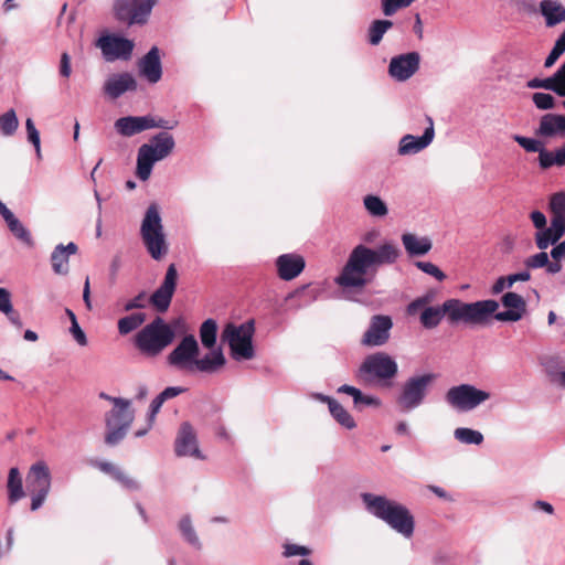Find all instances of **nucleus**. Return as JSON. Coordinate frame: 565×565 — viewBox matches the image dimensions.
<instances>
[{"instance_id":"nucleus-1","label":"nucleus","mask_w":565,"mask_h":565,"mask_svg":"<svg viewBox=\"0 0 565 565\" xmlns=\"http://www.w3.org/2000/svg\"><path fill=\"white\" fill-rule=\"evenodd\" d=\"M434 292H426L406 307L408 316H417L423 328L431 330L437 328L445 316L449 323L463 322L471 326L486 324L489 317L499 308V302L492 299L476 302H463L459 299H448L441 306H430Z\"/></svg>"},{"instance_id":"nucleus-2","label":"nucleus","mask_w":565,"mask_h":565,"mask_svg":"<svg viewBox=\"0 0 565 565\" xmlns=\"http://www.w3.org/2000/svg\"><path fill=\"white\" fill-rule=\"evenodd\" d=\"M399 256L401 250L394 243H384L376 249L362 244L355 246L349 255L341 274L334 280L337 285L343 288L342 298L351 299L348 288L362 289L367 284L365 275L369 270L376 269L382 265L393 264Z\"/></svg>"},{"instance_id":"nucleus-3","label":"nucleus","mask_w":565,"mask_h":565,"mask_svg":"<svg viewBox=\"0 0 565 565\" xmlns=\"http://www.w3.org/2000/svg\"><path fill=\"white\" fill-rule=\"evenodd\" d=\"M200 347L193 334L182 338L178 345L168 354L167 362L173 369L185 373H214L223 367L226 359L221 348L199 358Z\"/></svg>"},{"instance_id":"nucleus-4","label":"nucleus","mask_w":565,"mask_h":565,"mask_svg":"<svg viewBox=\"0 0 565 565\" xmlns=\"http://www.w3.org/2000/svg\"><path fill=\"white\" fill-rule=\"evenodd\" d=\"M361 499L370 514L385 522L392 530L405 539L413 536L415 519L406 505L385 495L369 492L362 493Z\"/></svg>"},{"instance_id":"nucleus-5","label":"nucleus","mask_w":565,"mask_h":565,"mask_svg":"<svg viewBox=\"0 0 565 565\" xmlns=\"http://www.w3.org/2000/svg\"><path fill=\"white\" fill-rule=\"evenodd\" d=\"M140 237L142 244L154 260H161L169 252V243L162 223L160 207L151 203L143 215L140 224Z\"/></svg>"},{"instance_id":"nucleus-6","label":"nucleus","mask_w":565,"mask_h":565,"mask_svg":"<svg viewBox=\"0 0 565 565\" xmlns=\"http://www.w3.org/2000/svg\"><path fill=\"white\" fill-rule=\"evenodd\" d=\"M175 147L174 138L167 131H161L150 139L148 143L139 147L137 153L136 175L147 181L156 162L168 158Z\"/></svg>"},{"instance_id":"nucleus-7","label":"nucleus","mask_w":565,"mask_h":565,"mask_svg":"<svg viewBox=\"0 0 565 565\" xmlns=\"http://www.w3.org/2000/svg\"><path fill=\"white\" fill-rule=\"evenodd\" d=\"M174 339V331L161 317H156L137 332L134 344L147 358L159 355Z\"/></svg>"},{"instance_id":"nucleus-8","label":"nucleus","mask_w":565,"mask_h":565,"mask_svg":"<svg viewBox=\"0 0 565 565\" xmlns=\"http://www.w3.org/2000/svg\"><path fill=\"white\" fill-rule=\"evenodd\" d=\"M397 373V362L385 352H376L364 359L356 371V377L366 385L391 386Z\"/></svg>"},{"instance_id":"nucleus-9","label":"nucleus","mask_w":565,"mask_h":565,"mask_svg":"<svg viewBox=\"0 0 565 565\" xmlns=\"http://www.w3.org/2000/svg\"><path fill=\"white\" fill-rule=\"evenodd\" d=\"M254 333L255 322L252 319L242 324L230 322L224 327L221 339L228 344L235 361L252 360L255 356Z\"/></svg>"},{"instance_id":"nucleus-10","label":"nucleus","mask_w":565,"mask_h":565,"mask_svg":"<svg viewBox=\"0 0 565 565\" xmlns=\"http://www.w3.org/2000/svg\"><path fill=\"white\" fill-rule=\"evenodd\" d=\"M114 408L106 415L107 434L105 443L109 446L117 445L126 436L134 422V411L130 409V401L111 398Z\"/></svg>"},{"instance_id":"nucleus-11","label":"nucleus","mask_w":565,"mask_h":565,"mask_svg":"<svg viewBox=\"0 0 565 565\" xmlns=\"http://www.w3.org/2000/svg\"><path fill=\"white\" fill-rule=\"evenodd\" d=\"M548 207L553 215L551 225L547 230L535 234V243L541 250L558 242L565 234V192L554 193L550 199Z\"/></svg>"},{"instance_id":"nucleus-12","label":"nucleus","mask_w":565,"mask_h":565,"mask_svg":"<svg viewBox=\"0 0 565 565\" xmlns=\"http://www.w3.org/2000/svg\"><path fill=\"white\" fill-rule=\"evenodd\" d=\"M52 477L49 466L40 460L33 463L26 475V488L31 494V510H39L51 490Z\"/></svg>"},{"instance_id":"nucleus-13","label":"nucleus","mask_w":565,"mask_h":565,"mask_svg":"<svg viewBox=\"0 0 565 565\" xmlns=\"http://www.w3.org/2000/svg\"><path fill=\"white\" fill-rule=\"evenodd\" d=\"M490 398V393L471 384L450 387L445 396L446 402L458 412H470Z\"/></svg>"},{"instance_id":"nucleus-14","label":"nucleus","mask_w":565,"mask_h":565,"mask_svg":"<svg viewBox=\"0 0 565 565\" xmlns=\"http://www.w3.org/2000/svg\"><path fill=\"white\" fill-rule=\"evenodd\" d=\"M435 379L436 375L434 373H426L409 377L402 386L397 403L405 411L417 408L424 402L428 387Z\"/></svg>"},{"instance_id":"nucleus-15","label":"nucleus","mask_w":565,"mask_h":565,"mask_svg":"<svg viewBox=\"0 0 565 565\" xmlns=\"http://www.w3.org/2000/svg\"><path fill=\"white\" fill-rule=\"evenodd\" d=\"M158 0H116L114 11L116 18L128 24L147 22Z\"/></svg>"},{"instance_id":"nucleus-16","label":"nucleus","mask_w":565,"mask_h":565,"mask_svg":"<svg viewBox=\"0 0 565 565\" xmlns=\"http://www.w3.org/2000/svg\"><path fill=\"white\" fill-rule=\"evenodd\" d=\"M107 62L116 60H129L134 50V42L122 36L106 34L96 41Z\"/></svg>"},{"instance_id":"nucleus-17","label":"nucleus","mask_w":565,"mask_h":565,"mask_svg":"<svg viewBox=\"0 0 565 565\" xmlns=\"http://www.w3.org/2000/svg\"><path fill=\"white\" fill-rule=\"evenodd\" d=\"M393 328V320L386 315H375L362 335L361 343L365 347H382L387 343Z\"/></svg>"},{"instance_id":"nucleus-18","label":"nucleus","mask_w":565,"mask_h":565,"mask_svg":"<svg viewBox=\"0 0 565 565\" xmlns=\"http://www.w3.org/2000/svg\"><path fill=\"white\" fill-rule=\"evenodd\" d=\"M178 269L175 264H170L167 268L161 285L150 297V303L160 312H166L171 303L178 281Z\"/></svg>"},{"instance_id":"nucleus-19","label":"nucleus","mask_w":565,"mask_h":565,"mask_svg":"<svg viewBox=\"0 0 565 565\" xmlns=\"http://www.w3.org/2000/svg\"><path fill=\"white\" fill-rule=\"evenodd\" d=\"M419 64L420 55L418 52L399 54L391 58L388 74L397 82H405L419 70Z\"/></svg>"},{"instance_id":"nucleus-20","label":"nucleus","mask_w":565,"mask_h":565,"mask_svg":"<svg viewBox=\"0 0 565 565\" xmlns=\"http://www.w3.org/2000/svg\"><path fill=\"white\" fill-rule=\"evenodd\" d=\"M428 126L424 130V134L419 137L414 135H405L401 138L398 143L397 152L399 156L416 154L422 150L426 149L434 140L435 128L433 118L426 116Z\"/></svg>"},{"instance_id":"nucleus-21","label":"nucleus","mask_w":565,"mask_h":565,"mask_svg":"<svg viewBox=\"0 0 565 565\" xmlns=\"http://www.w3.org/2000/svg\"><path fill=\"white\" fill-rule=\"evenodd\" d=\"M174 451L178 457H194L204 459L201 454L196 434L192 425L188 422L181 424L174 441Z\"/></svg>"},{"instance_id":"nucleus-22","label":"nucleus","mask_w":565,"mask_h":565,"mask_svg":"<svg viewBox=\"0 0 565 565\" xmlns=\"http://www.w3.org/2000/svg\"><path fill=\"white\" fill-rule=\"evenodd\" d=\"M306 262L301 255L282 254L276 259L277 274L280 279L289 281L298 277L305 269Z\"/></svg>"},{"instance_id":"nucleus-23","label":"nucleus","mask_w":565,"mask_h":565,"mask_svg":"<svg viewBox=\"0 0 565 565\" xmlns=\"http://www.w3.org/2000/svg\"><path fill=\"white\" fill-rule=\"evenodd\" d=\"M138 70L140 76L145 77L151 84H156L161 79L162 65L160 51L157 46H152L149 52L139 60Z\"/></svg>"},{"instance_id":"nucleus-24","label":"nucleus","mask_w":565,"mask_h":565,"mask_svg":"<svg viewBox=\"0 0 565 565\" xmlns=\"http://www.w3.org/2000/svg\"><path fill=\"white\" fill-rule=\"evenodd\" d=\"M137 82L130 73H120L109 76L104 84L105 94L117 99L126 92L136 90Z\"/></svg>"},{"instance_id":"nucleus-25","label":"nucleus","mask_w":565,"mask_h":565,"mask_svg":"<svg viewBox=\"0 0 565 565\" xmlns=\"http://www.w3.org/2000/svg\"><path fill=\"white\" fill-rule=\"evenodd\" d=\"M535 132L543 138H564L565 116L552 113L543 115Z\"/></svg>"},{"instance_id":"nucleus-26","label":"nucleus","mask_w":565,"mask_h":565,"mask_svg":"<svg viewBox=\"0 0 565 565\" xmlns=\"http://www.w3.org/2000/svg\"><path fill=\"white\" fill-rule=\"evenodd\" d=\"M77 245L70 242L67 245L58 244L51 254L52 269L56 275H67L70 271V257L77 253Z\"/></svg>"},{"instance_id":"nucleus-27","label":"nucleus","mask_w":565,"mask_h":565,"mask_svg":"<svg viewBox=\"0 0 565 565\" xmlns=\"http://www.w3.org/2000/svg\"><path fill=\"white\" fill-rule=\"evenodd\" d=\"M338 393L347 394L352 397L353 406L356 411H363L365 407H380L381 399L374 395H365L361 390L343 384L337 390Z\"/></svg>"},{"instance_id":"nucleus-28","label":"nucleus","mask_w":565,"mask_h":565,"mask_svg":"<svg viewBox=\"0 0 565 565\" xmlns=\"http://www.w3.org/2000/svg\"><path fill=\"white\" fill-rule=\"evenodd\" d=\"M116 131L124 137H131L147 130V116H126L115 121Z\"/></svg>"},{"instance_id":"nucleus-29","label":"nucleus","mask_w":565,"mask_h":565,"mask_svg":"<svg viewBox=\"0 0 565 565\" xmlns=\"http://www.w3.org/2000/svg\"><path fill=\"white\" fill-rule=\"evenodd\" d=\"M403 246L408 256H424L431 249V241L427 236L419 237L413 233L402 235Z\"/></svg>"},{"instance_id":"nucleus-30","label":"nucleus","mask_w":565,"mask_h":565,"mask_svg":"<svg viewBox=\"0 0 565 565\" xmlns=\"http://www.w3.org/2000/svg\"><path fill=\"white\" fill-rule=\"evenodd\" d=\"M102 472L110 476L117 482H119L124 488L135 491L139 490V483L134 478L129 477L119 467L108 461H98L95 465Z\"/></svg>"},{"instance_id":"nucleus-31","label":"nucleus","mask_w":565,"mask_h":565,"mask_svg":"<svg viewBox=\"0 0 565 565\" xmlns=\"http://www.w3.org/2000/svg\"><path fill=\"white\" fill-rule=\"evenodd\" d=\"M540 11L547 26H554L561 22H565V7L557 0L541 1Z\"/></svg>"},{"instance_id":"nucleus-32","label":"nucleus","mask_w":565,"mask_h":565,"mask_svg":"<svg viewBox=\"0 0 565 565\" xmlns=\"http://www.w3.org/2000/svg\"><path fill=\"white\" fill-rule=\"evenodd\" d=\"M8 500L11 504L24 498L23 482L20 471L17 467H12L8 473L7 481Z\"/></svg>"},{"instance_id":"nucleus-33","label":"nucleus","mask_w":565,"mask_h":565,"mask_svg":"<svg viewBox=\"0 0 565 565\" xmlns=\"http://www.w3.org/2000/svg\"><path fill=\"white\" fill-rule=\"evenodd\" d=\"M363 206L372 217H385L388 214L387 204L375 194H367L363 198Z\"/></svg>"},{"instance_id":"nucleus-34","label":"nucleus","mask_w":565,"mask_h":565,"mask_svg":"<svg viewBox=\"0 0 565 565\" xmlns=\"http://www.w3.org/2000/svg\"><path fill=\"white\" fill-rule=\"evenodd\" d=\"M539 163L542 169H548L553 166L562 167L565 164V143L555 151L542 150L539 156Z\"/></svg>"},{"instance_id":"nucleus-35","label":"nucleus","mask_w":565,"mask_h":565,"mask_svg":"<svg viewBox=\"0 0 565 565\" xmlns=\"http://www.w3.org/2000/svg\"><path fill=\"white\" fill-rule=\"evenodd\" d=\"M217 337V323L214 319H206L200 327V340L202 345L210 351L215 350Z\"/></svg>"},{"instance_id":"nucleus-36","label":"nucleus","mask_w":565,"mask_h":565,"mask_svg":"<svg viewBox=\"0 0 565 565\" xmlns=\"http://www.w3.org/2000/svg\"><path fill=\"white\" fill-rule=\"evenodd\" d=\"M329 412L333 419L345 429L351 430L356 427L352 415L338 401L331 403Z\"/></svg>"},{"instance_id":"nucleus-37","label":"nucleus","mask_w":565,"mask_h":565,"mask_svg":"<svg viewBox=\"0 0 565 565\" xmlns=\"http://www.w3.org/2000/svg\"><path fill=\"white\" fill-rule=\"evenodd\" d=\"M531 278L529 270L520 271L516 274L509 275L507 277H500L495 280L492 286V294L498 295L504 289L511 288L516 281H527Z\"/></svg>"},{"instance_id":"nucleus-38","label":"nucleus","mask_w":565,"mask_h":565,"mask_svg":"<svg viewBox=\"0 0 565 565\" xmlns=\"http://www.w3.org/2000/svg\"><path fill=\"white\" fill-rule=\"evenodd\" d=\"M145 321L146 315L142 312L131 313L129 316L122 317L118 320L117 323L118 332L121 335H127L128 333L137 330Z\"/></svg>"},{"instance_id":"nucleus-39","label":"nucleus","mask_w":565,"mask_h":565,"mask_svg":"<svg viewBox=\"0 0 565 565\" xmlns=\"http://www.w3.org/2000/svg\"><path fill=\"white\" fill-rule=\"evenodd\" d=\"M393 26L390 20H374L367 30L369 42L372 45H377L382 41L384 34Z\"/></svg>"},{"instance_id":"nucleus-40","label":"nucleus","mask_w":565,"mask_h":565,"mask_svg":"<svg viewBox=\"0 0 565 565\" xmlns=\"http://www.w3.org/2000/svg\"><path fill=\"white\" fill-rule=\"evenodd\" d=\"M454 437L463 445H481L484 440L481 431L467 427L456 428Z\"/></svg>"},{"instance_id":"nucleus-41","label":"nucleus","mask_w":565,"mask_h":565,"mask_svg":"<svg viewBox=\"0 0 565 565\" xmlns=\"http://www.w3.org/2000/svg\"><path fill=\"white\" fill-rule=\"evenodd\" d=\"M179 530L181 532L183 540L188 544L195 548L201 547L200 539L192 525V521L189 515H184L183 518H181V520L179 521Z\"/></svg>"},{"instance_id":"nucleus-42","label":"nucleus","mask_w":565,"mask_h":565,"mask_svg":"<svg viewBox=\"0 0 565 565\" xmlns=\"http://www.w3.org/2000/svg\"><path fill=\"white\" fill-rule=\"evenodd\" d=\"M19 127V120L14 109H9L4 114L0 115V130L6 137L15 134Z\"/></svg>"},{"instance_id":"nucleus-43","label":"nucleus","mask_w":565,"mask_h":565,"mask_svg":"<svg viewBox=\"0 0 565 565\" xmlns=\"http://www.w3.org/2000/svg\"><path fill=\"white\" fill-rule=\"evenodd\" d=\"M501 302L508 309L520 311L522 317L525 313L526 302L523 297L516 292L509 291L504 294L501 298Z\"/></svg>"},{"instance_id":"nucleus-44","label":"nucleus","mask_w":565,"mask_h":565,"mask_svg":"<svg viewBox=\"0 0 565 565\" xmlns=\"http://www.w3.org/2000/svg\"><path fill=\"white\" fill-rule=\"evenodd\" d=\"M541 365L544 367L552 383L557 384L558 375L562 371L558 356H544L541 359Z\"/></svg>"},{"instance_id":"nucleus-45","label":"nucleus","mask_w":565,"mask_h":565,"mask_svg":"<svg viewBox=\"0 0 565 565\" xmlns=\"http://www.w3.org/2000/svg\"><path fill=\"white\" fill-rule=\"evenodd\" d=\"M11 233L24 244L31 246L33 244L30 231L20 222L18 217L7 224Z\"/></svg>"},{"instance_id":"nucleus-46","label":"nucleus","mask_w":565,"mask_h":565,"mask_svg":"<svg viewBox=\"0 0 565 565\" xmlns=\"http://www.w3.org/2000/svg\"><path fill=\"white\" fill-rule=\"evenodd\" d=\"M415 0H381L383 13L394 15L399 9L411 6Z\"/></svg>"},{"instance_id":"nucleus-47","label":"nucleus","mask_w":565,"mask_h":565,"mask_svg":"<svg viewBox=\"0 0 565 565\" xmlns=\"http://www.w3.org/2000/svg\"><path fill=\"white\" fill-rule=\"evenodd\" d=\"M532 102L540 110H550L555 107L554 96L547 93H534L532 95Z\"/></svg>"},{"instance_id":"nucleus-48","label":"nucleus","mask_w":565,"mask_h":565,"mask_svg":"<svg viewBox=\"0 0 565 565\" xmlns=\"http://www.w3.org/2000/svg\"><path fill=\"white\" fill-rule=\"evenodd\" d=\"M282 556L286 558L294 556H308L311 554V550L309 547L295 543H285L282 545Z\"/></svg>"},{"instance_id":"nucleus-49","label":"nucleus","mask_w":565,"mask_h":565,"mask_svg":"<svg viewBox=\"0 0 565 565\" xmlns=\"http://www.w3.org/2000/svg\"><path fill=\"white\" fill-rule=\"evenodd\" d=\"M513 139L527 152H539L545 150L541 141L534 138L515 135Z\"/></svg>"},{"instance_id":"nucleus-50","label":"nucleus","mask_w":565,"mask_h":565,"mask_svg":"<svg viewBox=\"0 0 565 565\" xmlns=\"http://www.w3.org/2000/svg\"><path fill=\"white\" fill-rule=\"evenodd\" d=\"M179 125L178 120H167L160 117L147 115V130L152 128H160L164 130L174 129Z\"/></svg>"},{"instance_id":"nucleus-51","label":"nucleus","mask_w":565,"mask_h":565,"mask_svg":"<svg viewBox=\"0 0 565 565\" xmlns=\"http://www.w3.org/2000/svg\"><path fill=\"white\" fill-rule=\"evenodd\" d=\"M415 265L423 273L434 277L438 281H443L446 279V275L444 274V271L440 270L438 266L430 262H416Z\"/></svg>"},{"instance_id":"nucleus-52","label":"nucleus","mask_w":565,"mask_h":565,"mask_svg":"<svg viewBox=\"0 0 565 565\" xmlns=\"http://www.w3.org/2000/svg\"><path fill=\"white\" fill-rule=\"evenodd\" d=\"M552 81L555 85V94H557L561 97H565V62L552 75Z\"/></svg>"},{"instance_id":"nucleus-53","label":"nucleus","mask_w":565,"mask_h":565,"mask_svg":"<svg viewBox=\"0 0 565 565\" xmlns=\"http://www.w3.org/2000/svg\"><path fill=\"white\" fill-rule=\"evenodd\" d=\"M546 264H548V255L545 252H541L533 256H530L525 260V266L527 268H542L545 267Z\"/></svg>"},{"instance_id":"nucleus-54","label":"nucleus","mask_w":565,"mask_h":565,"mask_svg":"<svg viewBox=\"0 0 565 565\" xmlns=\"http://www.w3.org/2000/svg\"><path fill=\"white\" fill-rule=\"evenodd\" d=\"M526 87L531 89L543 88L555 93V85L552 81V76L544 79L532 78L526 83Z\"/></svg>"},{"instance_id":"nucleus-55","label":"nucleus","mask_w":565,"mask_h":565,"mask_svg":"<svg viewBox=\"0 0 565 565\" xmlns=\"http://www.w3.org/2000/svg\"><path fill=\"white\" fill-rule=\"evenodd\" d=\"M25 128L28 134V140L34 146V148H39V143H41L40 132L31 118H28L25 120Z\"/></svg>"},{"instance_id":"nucleus-56","label":"nucleus","mask_w":565,"mask_h":565,"mask_svg":"<svg viewBox=\"0 0 565 565\" xmlns=\"http://www.w3.org/2000/svg\"><path fill=\"white\" fill-rule=\"evenodd\" d=\"M70 332L74 340L81 345L85 347L87 344V337L81 326L77 322V319H73V323H71Z\"/></svg>"},{"instance_id":"nucleus-57","label":"nucleus","mask_w":565,"mask_h":565,"mask_svg":"<svg viewBox=\"0 0 565 565\" xmlns=\"http://www.w3.org/2000/svg\"><path fill=\"white\" fill-rule=\"evenodd\" d=\"M163 403H164V401L159 395L152 399L150 407H149L148 419H147L148 427H152V425L156 420V416L160 412Z\"/></svg>"},{"instance_id":"nucleus-58","label":"nucleus","mask_w":565,"mask_h":565,"mask_svg":"<svg viewBox=\"0 0 565 565\" xmlns=\"http://www.w3.org/2000/svg\"><path fill=\"white\" fill-rule=\"evenodd\" d=\"M494 315V318L498 321H512L516 322L522 319L520 311H513L511 309L497 312V310L489 317V319Z\"/></svg>"},{"instance_id":"nucleus-59","label":"nucleus","mask_w":565,"mask_h":565,"mask_svg":"<svg viewBox=\"0 0 565 565\" xmlns=\"http://www.w3.org/2000/svg\"><path fill=\"white\" fill-rule=\"evenodd\" d=\"M13 308L11 294L8 289L0 287V312L9 315Z\"/></svg>"},{"instance_id":"nucleus-60","label":"nucleus","mask_w":565,"mask_h":565,"mask_svg":"<svg viewBox=\"0 0 565 565\" xmlns=\"http://www.w3.org/2000/svg\"><path fill=\"white\" fill-rule=\"evenodd\" d=\"M146 307V292L141 291L136 297L127 301L124 306L125 311H131L134 309H142Z\"/></svg>"},{"instance_id":"nucleus-61","label":"nucleus","mask_w":565,"mask_h":565,"mask_svg":"<svg viewBox=\"0 0 565 565\" xmlns=\"http://www.w3.org/2000/svg\"><path fill=\"white\" fill-rule=\"evenodd\" d=\"M530 218L535 228L539 230L537 232H542L548 228L546 227V216L541 211H533L530 214Z\"/></svg>"},{"instance_id":"nucleus-62","label":"nucleus","mask_w":565,"mask_h":565,"mask_svg":"<svg viewBox=\"0 0 565 565\" xmlns=\"http://www.w3.org/2000/svg\"><path fill=\"white\" fill-rule=\"evenodd\" d=\"M71 73H72L71 57H70L68 53L64 52L61 55L60 74L63 77L68 78L71 76Z\"/></svg>"},{"instance_id":"nucleus-63","label":"nucleus","mask_w":565,"mask_h":565,"mask_svg":"<svg viewBox=\"0 0 565 565\" xmlns=\"http://www.w3.org/2000/svg\"><path fill=\"white\" fill-rule=\"evenodd\" d=\"M183 392H185L184 387H181V386H169V387L164 388L159 394V396L166 402L168 399L177 397L178 395L182 394Z\"/></svg>"},{"instance_id":"nucleus-64","label":"nucleus","mask_w":565,"mask_h":565,"mask_svg":"<svg viewBox=\"0 0 565 565\" xmlns=\"http://www.w3.org/2000/svg\"><path fill=\"white\" fill-rule=\"evenodd\" d=\"M551 256L554 260L565 258V239L552 248Z\"/></svg>"}]
</instances>
